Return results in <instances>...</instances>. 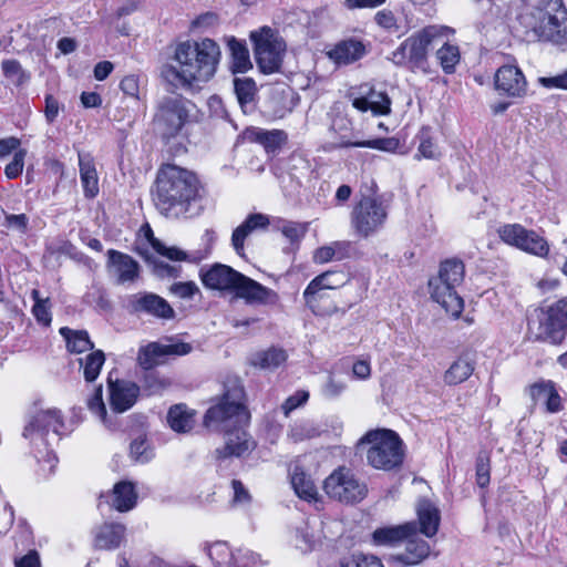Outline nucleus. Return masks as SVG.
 <instances>
[{
	"instance_id": "nucleus-1",
	"label": "nucleus",
	"mask_w": 567,
	"mask_h": 567,
	"mask_svg": "<svg viewBox=\"0 0 567 567\" xmlns=\"http://www.w3.org/2000/svg\"><path fill=\"white\" fill-rule=\"evenodd\" d=\"M249 421L250 414L246 406L244 386L235 380L226 385L221 398L207 410L204 416L206 427L224 432L227 436L225 446L216 450L218 460L230 456L240 457L255 449V441L245 430Z\"/></svg>"
},
{
	"instance_id": "nucleus-2",
	"label": "nucleus",
	"mask_w": 567,
	"mask_h": 567,
	"mask_svg": "<svg viewBox=\"0 0 567 567\" xmlns=\"http://www.w3.org/2000/svg\"><path fill=\"white\" fill-rule=\"evenodd\" d=\"M220 58V47L209 38L184 41L175 48V64L165 65L162 75L176 87L190 89L213 79Z\"/></svg>"
},
{
	"instance_id": "nucleus-3",
	"label": "nucleus",
	"mask_w": 567,
	"mask_h": 567,
	"mask_svg": "<svg viewBox=\"0 0 567 567\" xmlns=\"http://www.w3.org/2000/svg\"><path fill=\"white\" fill-rule=\"evenodd\" d=\"M198 181L196 176L176 165H164L156 178L154 202L169 218L193 217L199 213Z\"/></svg>"
},
{
	"instance_id": "nucleus-4",
	"label": "nucleus",
	"mask_w": 567,
	"mask_h": 567,
	"mask_svg": "<svg viewBox=\"0 0 567 567\" xmlns=\"http://www.w3.org/2000/svg\"><path fill=\"white\" fill-rule=\"evenodd\" d=\"M200 277L205 287L234 293L248 305L274 306L279 300L276 291L227 265L215 264L208 270L202 272Z\"/></svg>"
},
{
	"instance_id": "nucleus-5",
	"label": "nucleus",
	"mask_w": 567,
	"mask_h": 567,
	"mask_svg": "<svg viewBox=\"0 0 567 567\" xmlns=\"http://www.w3.org/2000/svg\"><path fill=\"white\" fill-rule=\"evenodd\" d=\"M526 35L561 44L567 39V10L561 0H538L518 17Z\"/></svg>"
},
{
	"instance_id": "nucleus-6",
	"label": "nucleus",
	"mask_w": 567,
	"mask_h": 567,
	"mask_svg": "<svg viewBox=\"0 0 567 567\" xmlns=\"http://www.w3.org/2000/svg\"><path fill=\"white\" fill-rule=\"evenodd\" d=\"M454 30L444 25H427L406 38L392 53L390 60L411 71L427 72V49L433 43L449 39Z\"/></svg>"
},
{
	"instance_id": "nucleus-7",
	"label": "nucleus",
	"mask_w": 567,
	"mask_h": 567,
	"mask_svg": "<svg viewBox=\"0 0 567 567\" xmlns=\"http://www.w3.org/2000/svg\"><path fill=\"white\" fill-rule=\"evenodd\" d=\"M365 449L367 462L375 470L391 471L401 466L404 458V444L396 432L388 429L368 431L358 442Z\"/></svg>"
},
{
	"instance_id": "nucleus-8",
	"label": "nucleus",
	"mask_w": 567,
	"mask_h": 567,
	"mask_svg": "<svg viewBox=\"0 0 567 567\" xmlns=\"http://www.w3.org/2000/svg\"><path fill=\"white\" fill-rule=\"evenodd\" d=\"M195 109V104L182 95L163 97L153 117L155 130L167 140L177 136L193 121Z\"/></svg>"
},
{
	"instance_id": "nucleus-9",
	"label": "nucleus",
	"mask_w": 567,
	"mask_h": 567,
	"mask_svg": "<svg viewBox=\"0 0 567 567\" xmlns=\"http://www.w3.org/2000/svg\"><path fill=\"white\" fill-rule=\"evenodd\" d=\"M322 487L328 497L347 505L358 504L368 495L367 484L346 466L332 471Z\"/></svg>"
},
{
	"instance_id": "nucleus-10",
	"label": "nucleus",
	"mask_w": 567,
	"mask_h": 567,
	"mask_svg": "<svg viewBox=\"0 0 567 567\" xmlns=\"http://www.w3.org/2000/svg\"><path fill=\"white\" fill-rule=\"evenodd\" d=\"M64 429L63 417L56 409L33 408L28 415L23 437L31 444L48 445L51 440H59Z\"/></svg>"
},
{
	"instance_id": "nucleus-11",
	"label": "nucleus",
	"mask_w": 567,
	"mask_h": 567,
	"mask_svg": "<svg viewBox=\"0 0 567 567\" xmlns=\"http://www.w3.org/2000/svg\"><path fill=\"white\" fill-rule=\"evenodd\" d=\"M250 40L259 69L266 74L277 72L286 51L282 38L271 28L262 27L250 33Z\"/></svg>"
},
{
	"instance_id": "nucleus-12",
	"label": "nucleus",
	"mask_w": 567,
	"mask_h": 567,
	"mask_svg": "<svg viewBox=\"0 0 567 567\" xmlns=\"http://www.w3.org/2000/svg\"><path fill=\"white\" fill-rule=\"evenodd\" d=\"M386 218L388 206L374 196H363L350 215L355 235L362 238H368L382 229Z\"/></svg>"
},
{
	"instance_id": "nucleus-13",
	"label": "nucleus",
	"mask_w": 567,
	"mask_h": 567,
	"mask_svg": "<svg viewBox=\"0 0 567 567\" xmlns=\"http://www.w3.org/2000/svg\"><path fill=\"white\" fill-rule=\"evenodd\" d=\"M350 280L348 272L342 270H329L313 278L303 291V298L312 309L315 316H330L328 310L321 309L319 302L323 300V291L327 289H338Z\"/></svg>"
},
{
	"instance_id": "nucleus-14",
	"label": "nucleus",
	"mask_w": 567,
	"mask_h": 567,
	"mask_svg": "<svg viewBox=\"0 0 567 567\" xmlns=\"http://www.w3.org/2000/svg\"><path fill=\"white\" fill-rule=\"evenodd\" d=\"M498 235L504 243L536 256H546L549 250L548 244L543 237L519 224L501 227Z\"/></svg>"
},
{
	"instance_id": "nucleus-15",
	"label": "nucleus",
	"mask_w": 567,
	"mask_h": 567,
	"mask_svg": "<svg viewBox=\"0 0 567 567\" xmlns=\"http://www.w3.org/2000/svg\"><path fill=\"white\" fill-rule=\"evenodd\" d=\"M494 87L499 95L512 100H523L528 94L527 79L515 63H506L496 70Z\"/></svg>"
},
{
	"instance_id": "nucleus-16",
	"label": "nucleus",
	"mask_w": 567,
	"mask_h": 567,
	"mask_svg": "<svg viewBox=\"0 0 567 567\" xmlns=\"http://www.w3.org/2000/svg\"><path fill=\"white\" fill-rule=\"evenodd\" d=\"M192 351V346L185 342L159 343L151 342L141 347L137 354V362L144 370L153 369L163 364L168 355H185Z\"/></svg>"
},
{
	"instance_id": "nucleus-17",
	"label": "nucleus",
	"mask_w": 567,
	"mask_h": 567,
	"mask_svg": "<svg viewBox=\"0 0 567 567\" xmlns=\"http://www.w3.org/2000/svg\"><path fill=\"white\" fill-rule=\"evenodd\" d=\"M323 538V522L319 517H309L295 528L291 542L301 553H309L317 549Z\"/></svg>"
},
{
	"instance_id": "nucleus-18",
	"label": "nucleus",
	"mask_w": 567,
	"mask_h": 567,
	"mask_svg": "<svg viewBox=\"0 0 567 567\" xmlns=\"http://www.w3.org/2000/svg\"><path fill=\"white\" fill-rule=\"evenodd\" d=\"M455 286L439 280V277L434 276L429 280V291L431 298L439 303L451 317L457 318L463 310V299L457 295Z\"/></svg>"
},
{
	"instance_id": "nucleus-19",
	"label": "nucleus",
	"mask_w": 567,
	"mask_h": 567,
	"mask_svg": "<svg viewBox=\"0 0 567 567\" xmlns=\"http://www.w3.org/2000/svg\"><path fill=\"white\" fill-rule=\"evenodd\" d=\"M130 306L135 312L169 319L174 310L161 296L152 292H138L130 298Z\"/></svg>"
},
{
	"instance_id": "nucleus-20",
	"label": "nucleus",
	"mask_w": 567,
	"mask_h": 567,
	"mask_svg": "<svg viewBox=\"0 0 567 567\" xmlns=\"http://www.w3.org/2000/svg\"><path fill=\"white\" fill-rule=\"evenodd\" d=\"M360 93L361 96L352 101V105L357 110L361 112L370 110L374 115H386L391 112V100L385 92L362 85Z\"/></svg>"
},
{
	"instance_id": "nucleus-21",
	"label": "nucleus",
	"mask_w": 567,
	"mask_h": 567,
	"mask_svg": "<svg viewBox=\"0 0 567 567\" xmlns=\"http://www.w3.org/2000/svg\"><path fill=\"white\" fill-rule=\"evenodd\" d=\"M110 271L120 285L134 282L140 276V265L131 256L110 249L107 251Z\"/></svg>"
},
{
	"instance_id": "nucleus-22",
	"label": "nucleus",
	"mask_w": 567,
	"mask_h": 567,
	"mask_svg": "<svg viewBox=\"0 0 567 567\" xmlns=\"http://www.w3.org/2000/svg\"><path fill=\"white\" fill-rule=\"evenodd\" d=\"M109 390L110 405L118 413L131 409L135 404L140 394V388L135 383L124 380L113 382L109 379Z\"/></svg>"
},
{
	"instance_id": "nucleus-23",
	"label": "nucleus",
	"mask_w": 567,
	"mask_h": 567,
	"mask_svg": "<svg viewBox=\"0 0 567 567\" xmlns=\"http://www.w3.org/2000/svg\"><path fill=\"white\" fill-rule=\"evenodd\" d=\"M290 482L299 498L315 504L317 509L322 508V497L319 495L316 484L298 463L292 465Z\"/></svg>"
},
{
	"instance_id": "nucleus-24",
	"label": "nucleus",
	"mask_w": 567,
	"mask_h": 567,
	"mask_svg": "<svg viewBox=\"0 0 567 567\" xmlns=\"http://www.w3.org/2000/svg\"><path fill=\"white\" fill-rule=\"evenodd\" d=\"M566 334V321H528V336L532 340L558 344Z\"/></svg>"
},
{
	"instance_id": "nucleus-25",
	"label": "nucleus",
	"mask_w": 567,
	"mask_h": 567,
	"mask_svg": "<svg viewBox=\"0 0 567 567\" xmlns=\"http://www.w3.org/2000/svg\"><path fill=\"white\" fill-rule=\"evenodd\" d=\"M403 542H406L404 551L391 555L389 557L390 563L413 566L422 563L430 555V545L417 537V532Z\"/></svg>"
},
{
	"instance_id": "nucleus-26",
	"label": "nucleus",
	"mask_w": 567,
	"mask_h": 567,
	"mask_svg": "<svg viewBox=\"0 0 567 567\" xmlns=\"http://www.w3.org/2000/svg\"><path fill=\"white\" fill-rule=\"evenodd\" d=\"M416 533V524L409 522L396 526L377 528L372 534V542L379 546H393Z\"/></svg>"
},
{
	"instance_id": "nucleus-27",
	"label": "nucleus",
	"mask_w": 567,
	"mask_h": 567,
	"mask_svg": "<svg viewBox=\"0 0 567 567\" xmlns=\"http://www.w3.org/2000/svg\"><path fill=\"white\" fill-rule=\"evenodd\" d=\"M270 224L267 215L256 213L250 214L234 231L231 245L239 256L244 255L245 239L257 229H266Z\"/></svg>"
},
{
	"instance_id": "nucleus-28",
	"label": "nucleus",
	"mask_w": 567,
	"mask_h": 567,
	"mask_svg": "<svg viewBox=\"0 0 567 567\" xmlns=\"http://www.w3.org/2000/svg\"><path fill=\"white\" fill-rule=\"evenodd\" d=\"M530 398L535 403L545 405L549 413L563 410L561 398L551 381H540L529 388Z\"/></svg>"
},
{
	"instance_id": "nucleus-29",
	"label": "nucleus",
	"mask_w": 567,
	"mask_h": 567,
	"mask_svg": "<svg viewBox=\"0 0 567 567\" xmlns=\"http://www.w3.org/2000/svg\"><path fill=\"white\" fill-rule=\"evenodd\" d=\"M246 137L250 142L260 144L267 154H276L287 143L288 135L282 130H264L252 127L247 130Z\"/></svg>"
},
{
	"instance_id": "nucleus-30",
	"label": "nucleus",
	"mask_w": 567,
	"mask_h": 567,
	"mask_svg": "<svg viewBox=\"0 0 567 567\" xmlns=\"http://www.w3.org/2000/svg\"><path fill=\"white\" fill-rule=\"evenodd\" d=\"M328 54L338 64H350L367 54V44L361 40L347 39L337 43Z\"/></svg>"
},
{
	"instance_id": "nucleus-31",
	"label": "nucleus",
	"mask_w": 567,
	"mask_h": 567,
	"mask_svg": "<svg viewBox=\"0 0 567 567\" xmlns=\"http://www.w3.org/2000/svg\"><path fill=\"white\" fill-rule=\"evenodd\" d=\"M416 513L420 532L426 537H433L439 530L441 520L437 507L430 501L422 499L417 504Z\"/></svg>"
},
{
	"instance_id": "nucleus-32",
	"label": "nucleus",
	"mask_w": 567,
	"mask_h": 567,
	"mask_svg": "<svg viewBox=\"0 0 567 567\" xmlns=\"http://www.w3.org/2000/svg\"><path fill=\"white\" fill-rule=\"evenodd\" d=\"M79 166L84 195L93 198L99 193V178L92 157L89 154L79 153Z\"/></svg>"
},
{
	"instance_id": "nucleus-33",
	"label": "nucleus",
	"mask_w": 567,
	"mask_h": 567,
	"mask_svg": "<svg viewBox=\"0 0 567 567\" xmlns=\"http://www.w3.org/2000/svg\"><path fill=\"white\" fill-rule=\"evenodd\" d=\"M137 494L132 482L122 481L114 485L112 506L118 512H128L135 507Z\"/></svg>"
},
{
	"instance_id": "nucleus-34",
	"label": "nucleus",
	"mask_w": 567,
	"mask_h": 567,
	"mask_svg": "<svg viewBox=\"0 0 567 567\" xmlns=\"http://www.w3.org/2000/svg\"><path fill=\"white\" fill-rule=\"evenodd\" d=\"M350 256V243L333 241L329 245L317 248L312 259L315 264H327L332 260H342Z\"/></svg>"
},
{
	"instance_id": "nucleus-35",
	"label": "nucleus",
	"mask_w": 567,
	"mask_h": 567,
	"mask_svg": "<svg viewBox=\"0 0 567 567\" xmlns=\"http://www.w3.org/2000/svg\"><path fill=\"white\" fill-rule=\"evenodd\" d=\"M227 47L231 54V70L234 73H245L252 64L246 44L235 37L226 38Z\"/></svg>"
},
{
	"instance_id": "nucleus-36",
	"label": "nucleus",
	"mask_w": 567,
	"mask_h": 567,
	"mask_svg": "<svg viewBox=\"0 0 567 567\" xmlns=\"http://www.w3.org/2000/svg\"><path fill=\"white\" fill-rule=\"evenodd\" d=\"M146 236L153 249L163 257H166L171 260L182 261V260H192L197 261L206 257L209 252V249L205 250V255L203 256H189L186 251L179 249L176 246H166L159 239L155 238L151 228L147 229Z\"/></svg>"
},
{
	"instance_id": "nucleus-37",
	"label": "nucleus",
	"mask_w": 567,
	"mask_h": 567,
	"mask_svg": "<svg viewBox=\"0 0 567 567\" xmlns=\"http://www.w3.org/2000/svg\"><path fill=\"white\" fill-rule=\"evenodd\" d=\"M167 423L175 432H188L194 425V412L185 404H176L168 410Z\"/></svg>"
},
{
	"instance_id": "nucleus-38",
	"label": "nucleus",
	"mask_w": 567,
	"mask_h": 567,
	"mask_svg": "<svg viewBox=\"0 0 567 567\" xmlns=\"http://www.w3.org/2000/svg\"><path fill=\"white\" fill-rule=\"evenodd\" d=\"M124 533L125 527L121 524H105L95 536V545L103 549L115 548L121 544Z\"/></svg>"
},
{
	"instance_id": "nucleus-39",
	"label": "nucleus",
	"mask_w": 567,
	"mask_h": 567,
	"mask_svg": "<svg viewBox=\"0 0 567 567\" xmlns=\"http://www.w3.org/2000/svg\"><path fill=\"white\" fill-rule=\"evenodd\" d=\"M474 371V362L467 357H460L444 373V381L450 385L466 381Z\"/></svg>"
},
{
	"instance_id": "nucleus-40",
	"label": "nucleus",
	"mask_w": 567,
	"mask_h": 567,
	"mask_svg": "<svg viewBox=\"0 0 567 567\" xmlns=\"http://www.w3.org/2000/svg\"><path fill=\"white\" fill-rule=\"evenodd\" d=\"M465 276V266L462 260L457 258H450L441 262L436 277L439 280L452 284L458 287Z\"/></svg>"
},
{
	"instance_id": "nucleus-41",
	"label": "nucleus",
	"mask_w": 567,
	"mask_h": 567,
	"mask_svg": "<svg viewBox=\"0 0 567 567\" xmlns=\"http://www.w3.org/2000/svg\"><path fill=\"white\" fill-rule=\"evenodd\" d=\"M321 433L319 426L310 420H299L289 426L287 439L292 443H300L315 439Z\"/></svg>"
},
{
	"instance_id": "nucleus-42",
	"label": "nucleus",
	"mask_w": 567,
	"mask_h": 567,
	"mask_svg": "<svg viewBox=\"0 0 567 567\" xmlns=\"http://www.w3.org/2000/svg\"><path fill=\"white\" fill-rule=\"evenodd\" d=\"M286 360L287 354L284 350L272 348L255 353L250 359V363L260 369L274 370L281 365Z\"/></svg>"
},
{
	"instance_id": "nucleus-43",
	"label": "nucleus",
	"mask_w": 567,
	"mask_h": 567,
	"mask_svg": "<svg viewBox=\"0 0 567 567\" xmlns=\"http://www.w3.org/2000/svg\"><path fill=\"white\" fill-rule=\"evenodd\" d=\"M215 567H234L235 550L225 542H215L206 547Z\"/></svg>"
},
{
	"instance_id": "nucleus-44",
	"label": "nucleus",
	"mask_w": 567,
	"mask_h": 567,
	"mask_svg": "<svg viewBox=\"0 0 567 567\" xmlns=\"http://www.w3.org/2000/svg\"><path fill=\"white\" fill-rule=\"evenodd\" d=\"M60 333L66 341L68 349L71 352L82 353L93 348L89 334L84 330H71L69 328H61Z\"/></svg>"
},
{
	"instance_id": "nucleus-45",
	"label": "nucleus",
	"mask_w": 567,
	"mask_h": 567,
	"mask_svg": "<svg viewBox=\"0 0 567 567\" xmlns=\"http://www.w3.org/2000/svg\"><path fill=\"white\" fill-rule=\"evenodd\" d=\"M436 59L439 60L443 71L447 74H451L454 72L456 64L460 62V49L455 44L444 42L442 47L436 51Z\"/></svg>"
},
{
	"instance_id": "nucleus-46",
	"label": "nucleus",
	"mask_w": 567,
	"mask_h": 567,
	"mask_svg": "<svg viewBox=\"0 0 567 567\" xmlns=\"http://www.w3.org/2000/svg\"><path fill=\"white\" fill-rule=\"evenodd\" d=\"M105 357L103 351L96 350L94 352L89 353L85 358L80 359V364L83 368L84 379L87 382L94 381L104 364Z\"/></svg>"
},
{
	"instance_id": "nucleus-47",
	"label": "nucleus",
	"mask_w": 567,
	"mask_h": 567,
	"mask_svg": "<svg viewBox=\"0 0 567 567\" xmlns=\"http://www.w3.org/2000/svg\"><path fill=\"white\" fill-rule=\"evenodd\" d=\"M1 70L4 76L17 86L23 85L30 79V74L23 70L20 62L13 59L3 60Z\"/></svg>"
},
{
	"instance_id": "nucleus-48",
	"label": "nucleus",
	"mask_w": 567,
	"mask_h": 567,
	"mask_svg": "<svg viewBox=\"0 0 567 567\" xmlns=\"http://www.w3.org/2000/svg\"><path fill=\"white\" fill-rule=\"evenodd\" d=\"M340 567H384L381 559L371 554L354 553L340 561Z\"/></svg>"
},
{
	"instance_id": "nucleus-49",
	"label": "nucleus",
	"mask_w": 567,
	"mask_h": 567,
	"mask_svg": "<svg viewBox=\"0 0 567 567\" xmlns=\"http://www.w3.org/2000/svg\"><path fill=\"white\" fill-rule=\"evenodd\" d=\"M400 142L395 137H383L362 142L346 143L344 146L369 147L379 151L393 153L399 148Z\"/></svg>"
},
{
	"instance_id": "nucleus-50",
	"label": "nucleus",
	"mask_w": 567,
	"mask_h": 567,
	"mask_svg": "<svg viewBox=\"0 0 567 567\" xmlns=\"http://www.w3.org/2000/svg\"><path fill=\"white\" fill-rule=\"evenodd\" d=\"M419 138L420 145L417 147L416 154L414 155L416 159H436L441 156L439 147L433 142L427 131H422Z\"/></svg>"
},
{
	"instance_id": "nucleus-51",
	"label": "nucleus",
	"mask_w": 567,
	"mask_h": 567,
	"mask_svg": "<svg viewBox=\"0 0 567 567\" xmlns=\"http://www.w3.org/2000/svg\"><path fill=\"white\" fill-rule=\"evenodd\" d=\"M152 272L158 278H177L181 276L182 267L166 264L157 258L147 257Z\"/></svg>"
},
{
	"instance_id": "nucleus-52",
	"label": "nucleus",
	"mask_w": 567,
	"mask_h": 567,
	"mask_svg": "<svg viewBox=\"0 0 567 567\" xmlns=\"http://www.w3.org/2000/svg\"><path fill=\"white\" fill-rule=\"evenodd\" d=\"M234 85L240 104L249 103L254 100L256 93V84L251 79H235Z\"/></svg>"
},
{
	"instance_id": "nucleus-53",
	"label": "nucleus",
	"mask_w": 567,
	"mask_h": 567,
	"mask_svg": "<svg viewBox=\"0 0 567 567\" xmlns=\"http://www.w3.org/2000/svg\"><path fill=\"white\" fill-rule=\"evenodd\" d=\"M374 22L389 33H396L400 31L399 20L395 14L388 9H382L374 14Z\"/></svg>"
},
{
	"instance_id": "nucleus-54",
	"label": "nucleus",
	"mask_w": 567,
	"mask_h": 567,
	"mask_svg": "<svg viewBox=\"0 0 567 567\" xmlns=\"http://www.w3.org/2000/svg\"><path fill=\"white\" fill-rule=\"evenodd\" d=\"M131 457L138 463H146L153 457V452L150 449L146 440L142 436L135 439L130 447Z\"/></svg>"
},
{
	"instance_id": "nucleus-55",
	"label": "nucleus",
	"mask_w": 567,
	"mask_h": 567,
	"mask_svg": "<svg viewBox=\"0 0 567 567\" xmlns=\"http://www.w3.org/2000/svg\"><path fill=\"white\" fill-rule=\"evenodd\" d=\"M281 234L290 243H299L307 234L308 227L306 224L297 221H285L280 228Z\"/></svg>"
},
{
	"instance_id": "nucleus-56",
	"label": "nucleus",
	"mask_w": 567,
	"mask_h": 567,
	"mask_svg": "<svg viewBox=\"0 0 567 567\" xmlns=\"http://www.w3.org/2000/svg\"><path fill=\"white\" fill-rule=\"evenodd\" d=\"M169 292L181 299H192L199 292V288L194 281H179L169 287Z\"/></svg>"
},
{
	"instance_id": "nucleus-57",
	"label": "nucleus",
	"mask_w": 567,
	"mask_h": 567,
	"mask_svg": "<svg viewBox=\"0 0 567 567\" xmlns=\"http://www.w3.org/2000/svg\"><path fill=\"white\" fill-rule=\"evenodd\" d=\"M121 91L135 100H141V82L140 78L134 74L126 75L120 83Z\"/></svg>"
},
{
	"instance_id": "nucleus-58",
	"label": "nucleus",
	"mask_w": 567,
	"mask_h": 567,
	"mask_svg": "<svg viewBox=\"0 0 567 567\" xmlns=\"http://www.w3.org/2000/svg\"><path fill=\"white\" fill-rule=\"evenodd\" d=\"M87 408L90 409L91 412L96 414V416L101 421H103V422L105 421L106 409H105V404L102 399V386L101 385L95 388L94 393L87 400Z\"/></svg>"
},
{
	"instance_id": "nucleus-59",
	"label": "nucleus",
	"mask_w": 567,
	"mask_h": 567,
	"mask_svg": "<svg viewBox=\"0 0 567 567\" xmlns=\"http://www.w3.org/2000/svg\"><path fill=\"white\" fill-rule=\"evenodd\" d=\"M309 399V393L305 390H299L290 395L282 403L281 409L285 416H288L293 410L305 404Z\"/></svg>"
},
{
	"instance_id": "nucleus-60",
	"label": "nucleus",
	"mask_w": 567,
	"mask_h": 567,
	"mask_svg": "<svg viewBox=\"0 0 567 567\" xmlns=\"http://www.w3.org/2000/svg\"><path fill=\"white\" fill-rule=\"evenodd\" d=\"M25 155L27 152L24 150H19L14 153L12 161L4 168V174L8 178H16L22 173Z\"/></svg>"
},
{
	"instance_id": "nucleus-61",
	"label": "nucleus",
	"mask_w": 567,
	"mask_h": 567,
	"mask_svg": "<svg viewBox=\"0 0 567 567\" xmlns=\"http://www.w3.org/2000/svg\"><path fill=\"white\" fill-rule=\"evenodd\" d=\"M259 561L258 555L255 553L239 548L235 550L234 567H251Z\"/></svg>"
},
{
	"instance_id": "nucleus-62",
	"label": "nucleus",
	"mask_w": 567,
	"mask_h": 567,
	"mask_svg": "<svg viewBox=\"0 0 567 567\" xmlns=\"http://www.w3.org/2000/svg\"><path fill=\"white\" fill-rule=\"evenodd\" d=\"M32 297L34 299V305H33V308H32V312H33L35 319H50L49 318V316H50V312H49V309H50L49 299L40 298V295H39L38 290H33L32 291Z\"/></svg>"
},
{
	"instance_id": "nucleus-63",
	"label": "nucleus",
	"mask_w": 567,
	"mask_h": 567,
	"mask_svg": "<svg viewBox=\"0 0 567 567\" xmlns=\"http://www.w3.org/2000/svg\"><path fill=\"white\" fill-rule=\"evenodd\" d=\"M346 388L347 385L344 382L336 380L333 377H329L321 391L326 398L334 399L339 396Z\"/></svg>"
},
{
	"instance_id": "nucleus-64",
	"label": "nucleus",
	"mask_w": 567,
	"mask_h": 567,
	"mask_svg": "<svg viewBox=\"0 0 567 567\" xmlns=\"http://www.w3.org/2000/svg\"><path fill=\"white\" fill-rule=\"evenodd\" d=\"M546 312L548 315L547 319H567V298L547 306Z\"/></svg>"
}]
</instances>
